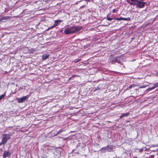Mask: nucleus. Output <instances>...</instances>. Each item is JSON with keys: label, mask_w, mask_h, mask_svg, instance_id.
<instances>
[{"label": "nucleus", "mask_w": 158, "mask_h": 158, "mask_svg": "<svg viewBox=\"0 0 158 158\" xmlns=\"http://www.w3.org/2000/svg\"><path fill=\"white\" fill-rule=\"evenodd\" d=\"M10 138V135L9 134H5L3 135L2 140L1 143H0V145H5L7 142V140Z\"/></svg>", "instance_id": "2"}, {"label": "nucleus", "mask_w": 158, "mask_h": 158, "mask_svg": "<svg viewBox=\"0 0 158 158\" xmlns=\"http://www.w3.org/2000/svg\"><path fill=\"white\" fill-rule=\"evenodd\" d=\"M114 19L117 20H122V17H120L119 18H114Z\"/></svg>", "instance_id": "20"}, {"label": "nucleus", "mask_w": 158, "mask_h": 158, "mask_svg": "<svg viewBox=\"0 0 158 158\" xmlns=\"http://www.w3.org/2000/svg\"><path fill=\"white\" fill-rule=\"evenodd\" d=\"M158 87V83H156L154 85V86L152 87H150L148 88V89L150 90H152L155 88Z\"/></svg>", "instance_id": "7"}, {"label": "nucleus", "mask_w": 158, "mask_h": 158, "mask_svg": "<svg viewBox=\"0 0 158 158\" xmlns=\"http://www.w3.org/2000/svg\"><path fill=\"white\" fill-rule=\"evenodd\" d=\"M128 2L131 5H132L133 6H136L137 7H139V8H143L145 4H143L142 3H139L135 2Z\"/></svg>", "instance_id": "3"}, {"label": "nucleus", "mask_w": 158, "mask_h": 158, "mask_svg": "<svg viewBox=\"0 0 158 158\" xmlns=\"http://www.w3.org/2000/svg\"><path fill=\"white\" fill-rule=\"evenodd\" d=\"M56 27V25H55L54 24H53V26H51V27H48V29L47 30H50V29H52V28H54V27Z\"/></svg>", "instance_id": "17"}, {"label": "nucleus", "mask_w": 158, "mask_h": 158, "mask_svg": "<svg viewBox=\"0 0 158 158\" xmlns=\"http://www.w3.org/2000/svg\"><path fill=\"white\" fill-rule=\"evenodd\" d=\"M80 60H77V61H75V62H78L80 61Z\"/></svg>", "instance_id": "27"}, {"label": "nucleus", "mask_w": 158, "mask_h": 158, "mask_svg": "<svg viewBox=\"0 0 158 158\" xmlns=\"http://www.w3.org/2000/svg\"><path fill=\"white\" fill-rule=\"evenodd\" d=\"M109 146H107L106 147H104L103 148H102L101 150L102 151H104L105 152V151L106 150L107 151V148H109Z\"/></svg>", "instance_id": "14"}, {"label": "nucleus", "mask_w": 158, "mask_h": 158, "mask_svg": "<svg viewBox=\"0 0 158 158\" xmlns=\"http://www.w3.org/2000/svg\"><path fill=\"white\" fill-rule=\"evenodd\" d=\"M122 20H124L125 21H130L131 19L130 18H124L122 17Z\"/></svg>", "instance_id": "16"}, {"label": "nucleus", "mask_w": 158, "mask_h": 158, "mask_svg": "<svg viewBox=\"0 0 158 158\" xmlns=\"http://www.w3.org/2000/svg\"><path fill=\"white\" fill-rule=\"evenodd\" d=\"M56 27V25H55L54 24H53V26H51V27H48V29L47 30H50V29H52V28H54V27Z\"/></svg>", "instance_id": "18"}, {"label": "nucleus", "mask_w": 158, "mask_h": 158, "mask_svg": "<svg viewBox=\"0 0 158 158\" xmlns=\"http://www.w3.org/2000/svg\"><path fill=\"white\" fill-rule=\"evenodd\" d=\"M146 87V86H141L140 87V88H145Z\"/></svg>", "instance_id": "24"}, {"label": "nucleus", "mask_w": 158, "mask_h": 158, "mask_svg": "<svg viewBox=\"0 0 158 158\" xmlns=\"http://www.w3.org/2000/svg\"><path fill=\"white\" fill-rule=\"evenodd\" d=\"M6 92L4 93L3 94L1 95L0 96V101L4 98L6 95Z\"/></svg>", "instance_id": "15"}, {"label": "nucleus", "mask_w": 158, "mask_h": 158, "mask_svg": "<svg viewBox=\"0 0 158 158\" xmlns=\"http://www.w3.org/2000/svg\"><path fill=\"white\" fill-rule=\"evenodd\" d=\"M111 148V149H112V147H111V148Z\"/></svg>", "instance_id": "30"}, {"label": "nucleus", "mask_w": 158, "mask_h": 158, "mask_svg": "<svg viewBox=\"0 0 158 158\" xmlns=\"http://www.w3.org/2000/svg\"><path fill=\"white\" fill-rule=\"evenodd\" d=\"M77 76L76 75H73L71 77H70L69 78V80H71V79H72V78H74L75 77H76Z\"/></svg>", "instance_id": "21"}, {"label": "nucleus", "mask_w": 158, "mask_h": 158, "mask_svg": "<svg viewBox=\"0 0 158 158\" xmlns=\"http://www.w3.org/2000/svg\"><path fill=\"white\" fill-rule=\"evenodd\" d=\"M84 0L86 1H87V2H91V1L93 2L94 0Z\"/></svg>", "instance_id": "25"}, {"label": "nucleus", "mask_w": 158, "mask_h": 158, "mask_svg": "<svg viewBox=\"0 0 158 158\" xmlns=\"http://www.w3.org/2000/svg\"><path fill=\"white\" fill-rule=\"evenodd\" d=\"M28 97H29L27 95L25 96H23L21 98H17V100L18 102L19 103H21L23 102H24L25 100L28 98Z\"/></svg>", "instance_id": "4"}, {"label": "nucleus", "mask_w": 158, "mask_h": 158, "mask_svg": "<svg viewBox=\"0 0 158 158\" xmlns=\"http://www.w3.org/2000/svg\"><path fill=\"white\" fill-rule=\"evenodd\" d=\"M81 26H74L67 28H66L64 31V33L66 35L71 33H78L82 29Z\"/></svg>", "instance_id": "1"}, {"label": "nucleus", "mask_w": 158, "mask_h": 158, "mask_svg": "<svg viewBox=\"0 0 158 158\" xmlns=\"http://www.w3.org/2000/svg\"><path fill=\"white\" fill-rule=\"evenodd\" d=\"M117 10H116V9H114L113 10H112V12L113 13H114L116 11H117Z\"/></svg>", "instance_id": "23"}, {"label": "nucleus", "mask_w": 158, "mask_h": 158, "mask_svg": "<svg viewBox=\"0 0 158 158\" xmlns=\"http://www.w3.org/2000/svg\"><path fill=\"white\" fill-rule=\"evenodd\" d=\"M110 61L109 62H111L112 64H115V63H117L118 64H121V62L120 60H110Z\"/></svg>", "instance_id": "6"}, {"label": "nucleus", "mask_w": 158, "mask_h": 158, "mask_svg": "<svg viewBox=\"0 0 158 158\" xmlns=\"http://www.w3.org/2000/svg\"><path fill=\"white\" fill-rule=\"evenodd\" d=\"M129 114V113H127L125 114H123L120 116V118H122L124 117H127Z\"/></svg>", "instance_id": "9"}, {"label": "nucleus", "mask_w": 158, "mask_h": 158, "mask_svg": "<svg viewBox=\"0 0 158 158\" xmlns=\"http://www.w3.org/2000/svg\"><path fill=\"white\" fill-rule=\"evenodd\" d=\"M62 21L60 20H57L55 21L54 24L56 26H58L61 22Z\"/></svg>", "instance_id": "8"}, {"label": "nucleus", "mask_w": 158, "mask_h": 158, "mask_svg": "<svg viewBox=\"0 0 158 158\" xmlns=\"http://www.w3.org/2000/svg\"><path fill=\"white\" fill-rule=\"evenodd\" d=\"M108 25H105V26H108Z\"/></svg>", "instance_id": "31"}, {"label": "nucleus", "mask_w": 158, "mask_h": 158, "mask_svg": "<svg viewBox=\"0 0 158 158\" xmlns=\"http://www.w3.org/2000/svg\"><path fill=\"white\" fill-rule=\"evenodd\" d=\"M130 0L131 1H132L133 2H137V3H143V4H146V2H143L142 1H139L137 0Z\"/></svg>", "instance_id": "11"}, {"label": "nucleus", "mask_w": 158, "mask_h": 158, "mask_svg": "<svg viewBox=\"0 0 158 158\" xmlns=\"http://www.w3.org/2000/svg\"><path fill=\"white\" fill-rule=\"evenodd\" d=\"M137 86V85L133 84L131 85H130L127 88V89H131L132 88H134Z\"/></svg>", "instance_id": "13"}, {"label": "nucleus", "mask_w": 158, "mask_h": 158, "mask_svg": "<svg viewBox=\"0 0 158 158\" xmlns=\"http://www.w3.org/2000/svg\"><path fill=\"white\" fill-rule=\"evenodd\" d=\"M32 52H33L35 51V50L34 49H31Z\"/></svg>", "instance_id": "26"}, {"label": "nucleus", "mask_w": 158, "mask_h": 158, "mask_svg": "<svg viewBox=\"0 0 158 158\" xmlns=\"http://www.w3.org/2000/svg\"><path fill=\"white\" fill-rule=\"evenodd\" d=\"M3 158H6V157H5L4 156H3Z\"/></svg>", "instance_id": "28"}, {"label": "nucleus", "mask_w": 158, "mask_h": 158, "mask_svg": "<svg viewBox=\"0 0 158 158\" xmlns=\"http://www.w3.org/2000/svg\"><path fill=\"white\" fill-rule=\"evenodd\" d=\"M63 131V130H60L58 132H57V133L56 135H57L58 134H59L62 132Z\"/></svg>", "instance_id": "22"}, {"label": "nucleus", "mask_w": 158, "mask_h": 158, "mask_svg": "<svg viewBox=\"0 0 158 158\" xmlns=\"http://www.w3.org/2000/svg\"><path fill=\"white\" fill-rule=\"evenodd\" d=\"M133 158H137V157H134Z\"/></svg>", "instance_id": "29"}, {"label": "nucleus", "mask_w": 158, "mask_h": 158, "mask_svg": "<svg viewBox=\"0 0 158 158\" xmlns=\"http://www.w3.org/2000/svg\"><path fill=\"white\" fill-rule=\"evenodd\" d=\"M11 155L9 151H5L3 155V156L6 157H9Z\"/></svg>", "instance_id": "5"}, {"label": "nucleus", "mask_w": 158, "mask_h": 158, "mask_svg": "<svg viewBox=\"0 0 158 158\" xmlns=\"http://www.w3.org/2000/svg\"><path fill=\"white\" fill-rule=\"evenodd\" d=\"M11 17L10 16H3L2 17L0 18V20L1 21L4 20H6L8 19H9Z\"/></svg>", "instance_id": "10"}, {"label": "nucleus", "mask_w": 158, "mask_h": 158, "mask_svg": "<svg viewBox=\"0 0 158 158\" xmlns=\"http://www.w3.org/2000/svg\"><path fill=\"white\" fill-rule=\"evenodd\" d=\"M49 55L48 54H45L43 55L42 56V59H46L47 58H48L49 56Z\"/></svg>", "instance_id": "12"}, {"label": "nucleus", "mask_w": 158, "mask_h": 158, "mask_svg": "<svg viewBox=\"0 0 158 158\" xmlns=\"http://www.w3.org/2000/svg\"><path fill=\"white\" fill-rule=\"evenodd\" d=\"M106 19L108 21H110L112 19H114V18H110L108 17H107Z\"/></svg>", "instance_id": "19"}]
</instances>
